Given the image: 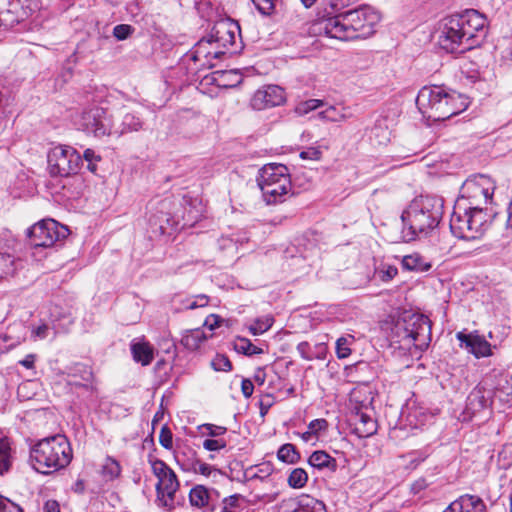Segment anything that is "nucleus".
Listing matches in <instances>:
<instances>
[{
    "mask_svg": "<svg viewBox=\"0 0 512 512\" xmlns=\"http://www.w3.org/2000/svg\"><path fill=\"white\" fill-rule=\"evenodd\" d=\"M380 20L381 16L377 10L369 5H362L323 19L319 29L326 36L342 41L367 38L374 34Z\"/></svg>",
    "mask_w": 512,
    "mask_h": 512,
    "instance_id": "nucleus-1",
    "label": "nucleus"
},
{
    "mask_svg": "<svg viewBox=\"0 0 512 512\" xmlns=\"http://www.w3.org/2000/svg\"><path fill=\"white\" fill-rule=\"evenodd\" d=\"M444 213V200L436 195L415 197L401 214L403 238L413 241L428 236L438 227Z\"/></svg>",
    "mask_w": 512,
    "mask_h": 512,
    "instance_id": "nucleus-2",
    "label": "nucleus"
},
{
    "mask_svg": "<svg viewBox=\"0 0 512 512\" xmlns=\"http://www.w3.org/2000/svg\"><path fill=\"white\" fill-rule=\"evenodd\" d=\"M416 105L423 117L445 121L468 108V98L442 86H424L416 97Z\"/></svg>",
    "mask_w": 512,
    "mask_h": 512,
    "instance_id": "nucleus-3",
    "label": "nucleus"
},
{
    "mask_svg": "<svg viewBox=\"0 0 512 512\" xmlns=\"http://www.w3.org/2000/svg\"><path fill=\"white\" fill-rule=\"evenodd\" d=\"M73 457L67 437L56 434L37 441L30 447L29 463L38 473L49 475L67 467Z\"/></svg>",
    "mask_w": 512,
    "mask_h": 512,
    "instance_id": "nucleus-4",
    "label": "nucleus"
},
{
    "mask_svg": "<svg viewBox=\"0 0 512 512\" xmlns=\"http://www.w3.org/2000/svg\"><path fill=\"white\" fill-rule=\"evenodd\" d=\"M256 180L267 204L282 203L292 192L290 173L283 164L264 165L259 170Z\"/></svg>",
    "mask_w": 512,
    "mask_h": 512,
    "instance_id": "nucleus-5",
    "label": "nucleus"
},
{
    "mask_svg": "<svg viewBox=\"0 0 512 512\" xmlns=\"http://www.w3.org/2000/svg\"><path fill=\"white\" fill-rule=\"evenodd\" d=\"M149 462L157 478L155 485L157 501L171 509L174 507L176 492L180 486L177 475L163 460L150 459Z\"/></svg>",
    "mask_w": 512,
    "mask_h": 512,
    "instance_id": "nucleus-6",
    "label": "nucleus"
},
{
    "mask_svg": "<svg viewBox=\"0 0 512 512\" xmlns=\"http://www.w3.org/2000/svg\"><path fill=\"white\" fill-rule=\"evenodd\" d=\"M47 163L51 177H69L80 170L82 157L73 147L59 145L49 150Z\"/></svg>",
    "mask_w": 512,
    "mask_h": 512,
    "instance_id": "nucleus-7",
    "label": "nucleus"
},
{
    "mask_svg": "<svg viewBox=\"0 0 512 512\" xmlns=\"http://www.w3.org/2000/svg\"><path fill=\"white\" fill-rule=\"evenodd\" d=\"M67 227L53 219H44L27 229V237L31 246L51 247L57 241L68 236Z\"/></svg>",
    "mask_w": 512,
    "mask_h": 512,
    "instance_id": "nucleus-8",
    "label": "nucleus"
},
{
    "mask_svg": "<svg viewBox=\"0 0 512 512\" xmlns=\"http://www.w3.org/2000/svg\"><path fill=\"white\" fill-rule=\"evenodd\" d=\"M208 35L218 49L224 50V55L236 53L241 48L240 27L230 18L217 21Z\"/></svg>",
    "mask_w": 512,
    "mask_h": 512,
    "instance_id": "nucleus-9",
    "label": "nucleus"
},
{
    "mask_svg": "<svg viewBox=\"0 0 512 512\" xmlns=\"http://www.w3.org/2000/svg\"><path fill=\"white\" fill-rule=\"evenodd\" d=\"M76 124L80 130L97 138L113 133L112 120L107 115V111L96 105L84 108Z\"/></svg>",
    "mask_w": 512,
    "mask_h": 512,
    "instance_id": "nucleus-10",
    "label": "nucleus"
},
{
    "mask_svg": "<svg viewBox=\"0 0 512 512\" xmlns=\"http://www.w3.org/2000/svg\"><path fill=\"white\" fill-rule=\"evenodd\" d=\"M438 43L440 48L448 53H463L470 50L457 15L444 19Z\"/></svg>",
    "mask_w": 512,
    "mask_h": 512,
    "instance_id": "nucleus-11",
    "label": "nucleus"
},
{
    "mask_svg": "<svg viewBox=\"0 0 512 512\" xmlns=\"http://www.w3.org/2000/svg\"><path fill=\"white\" fill-rule=\"evenodd\" d=\"M456 15L469 48L472 49L480 45V43L485 39L488 31V23L485 15L474 9H469Z\"/></svg>",
    "mask_w": 512,
    "mask_h": 512,
    "instance_id": "nucleus-12",
    "label": "nucleus"
},
{
    "mask_svg": "<svg viewBox=\"0 0 512 512\" xmlns=\"http://www.w3.org/2000/svg\"><path fill=\"white\" fill-rule=\"evenodd\" d=\"M494 183L490 177L486 175H477L470 179H467L461 189L462 203L467 199L469 201L468 206L476 205L477 203L481 206L482 203L487 204L492 199L494 193Z\"/></svg>",
    "mask_w": 512,
    "mask_h": 512,
    "instance_id": "nucleus-13",
    "label": "nucleus"
},
{
    "mask_svg": "<svg viewBox=\"0 0 512 512\" xmlns=\"http://www.w3.org/2000/svg\"><path fill=\"white\" fill-rule=\"evenodd\" d=\"M403 316L407 329L411 330V336H414L411 338L412 344L420 350L427 348L431 337V325L428 317L410 312H404Z\"/></svg>",
    "mask_w": 512,
    "mask_h": 512,
    "instance_id": "nucleus-14",
    "label": "nucleus"
},
{
    "mask_svg": "<svg viewBox=\"0 0 512 512\" xmlns=\"http://www.w3.org/2000/svg\"><path fill=\"white\" fill-rule=\"evenodd\" d=\"M223 55L224 50L218 49L209 35L200 39L189 54L190 59L199 64V69L214 67V60L220 59Z\"/></svg>",
    "mask_w": 512,
    "mask_h": 512,
    "instance_id": "nucleus-15",
    "label": "nucleus"
},
{
    "mask_svg": "<svg viewBox=\"0 0 512 512\" xmlns=\"http://www.w3.org/2000/svg\"><path fill=\"white\" fill-rule=\"evenodd\" d=\"M450 230L452 234L463 240H474L473 228L469 217V209L462 201H457L450 218Z\"/></svg>",
    "mask_w": 512,
    "mask_h": 512,
    "instance_id": "nucleus-16",
    "label": "nucleus"
},
{
    "mask_svg": "<svg viewBox=\"0 0 512 512\" xmlns=\"http://www.w3.org/2000/svg\"><path fill=\"white\" fill-rule=\"evenodd\" d=\"M286 100L285 91L278 85H267L258 89L252 99L251 106L256 110L280 106Z\"/></svg>",
    "mask_w": 512,
    "mask_h": 512,
    "instance_id": "nucleus-17",
    "label": "nucleus"
},
{
    "mask_svg": "<svg viewBox=\"0 0 512 512\" xmlns=\"http://www.w3.org/2000/svg\"><path fill=\"white\" fill-rule=\"evenodd\" d=\"M491 402L485 396V389L476 386L466 399V406L462 413L463 421H471L481 414H489Z\"/></svg>",
    "mask_w": 512,
    "mask_h": 512,
    "instance_id": "nucleus-18",
    "label": "nucleus"
},
{
    "mask_svg": "<svg viewBox=\"0 0 512 512\" xmlns=\"http://www.w3.org/2000/svg\"><path fill=\"white\" fill-rule=\"evenodd\" d=\"M456 337L461 345H464L468 352L476 358L488 357L492 354L491 344L483 336L458 332Z\"/></svg>",
    "mask_w": 512,
    "mask_h": 512,
    "instance_id": "nucleus-19",
    "label": "nucleus"
},
{
    "mask_svg": "<svg viewBox=\"0 0 512 512\" xmlns=\"http://www.w3.org/2000/svg\"><path fill=\"white\" fill-rule=\"evenodd\" d=\"M443 512H487V508L478 495L464 494L451 502Z\"/></svg>",
    "mask_w": 512,
    "mask_h": 512,
    "instance_id": "nucleus-20",
    "label": "nucleus"
},
{
    "mask_svg": "<svg viewBox=\"0 0 512 512\" xmlns=\"http://www.w3.org/2000/svg\"><path fill=\"white\" fill-rule=\"evenodd\" d=\"M215 498H219V493L215 489H207L203 485H196L189 492V501L193 507L205 508L207 512H210L211 504H213Z\"/></svg>",
    "mask_w": 512,
    "mask_h": 512,
    "instance_id": "nucleus-21",
    "label": "nucleus"
},
{
    "mask_svg": "<svg viewBox=\"0 0 512 512\" xmlns=\"http://www.w3.org/2000/svg\"><path fill=\"white\" fill-rule=\"evenodd\" d=\"M469 217L473 228V238L479 239L488 227V215L484 209L477 203L473 206H467Z\"/></svg>",
    "mask_w": 512,
    "mask_h": 512,
    "instance_id": "nucleus-22",
    "label": "nucleus"
},
{
    "mask_svg": "<svg viewBox=\"0 0 512 512\" xmlns=\"http://www.w3.org/2000/svg\"><path fill=\"white\" fill-rule=\"evenodd\" d=\"M354 433L359 438H367L377 432V421L364 412H357L354 417Z\"/></svg>",
    "mask_w": 512,
    "mask_h": 512,
    "instance_id": "nucleus-23",
    "label": "nucleus"
},
{
    "mask_svg": "<svg viewBox=\"0 0 512 512\" xmlns=\"http://www.w3.org/2000/svg\"><path fill=\"white\" fill-rule=\"evenodd\" d=\"M411 330L407 329L406 322L403 314L400 315L391 326L390 339L392 342L402 344L404 346H410L412 344Z\"/></svg>",
    "mask_w": 512,
    "mask_h": 512,
    "instance_id": "nucleus-24",
    "label": "nucleus"
},
{
    "mask_svg": "<svg viewBox=\"0 0 512 512\" xmlns=\"http://www.w3.org/2000/svg\"><path fill=\"white\" fill-rule=\"evenodd\" d=\"M72 373L69 374L67 384L75 387L87 388L92 381L93 374L89 367L83 364H76L72 369Z\"/></svg>",
    "mask_w": 512,
    "mask_h": 512,
    "instance_id": "nucleus-25",
    "label": "nucleus"
},
{
    "mask_svg": "<svg viewBox=\"0 0 512 512\" xmlns=\"http://www.w3.org/2000/svg\"><path fill=\"white\" fill-rule=\"evenodd\" d=\"M244 497L240 494H233L224 497L219 501V498H215L213 504H211L210 512H241L240 500Z\"/></svg>",
    "mask_w": 512,
    "mask_h": 512,
    "instance_id": "nucleus-26",
    "label": "nucleus"
},
{
    "mask_svg": "<svg viewBox=\"0 0 512 512\" xmlns=\"http://www.w3.org/2000/svg\"><path fill=\"white\" fill-rule=\"evenodd\" d=\"M308 463L310 464V466L318 470L327 468L330 471H335L337 469L336 460L333 457H331L328 453L322 450L314 451L310 455Z\"/></svg>",
    "mask_w": 512,
    "mask_h": 512,
    "instance_id": "nucleus-27",
    "label": "nucleus"
},
{
    "mask_svg": "<svg viewBox=\"0 0 512 512\" xmlns=\"http://www.w3.org/2000/svg\"><path fill=\"white\" fill-rule=\"evenodd\" d=\"M296 348L301 358L306 361H312L313 359L323 360L326 357V346L324 343L314 345V348L318 349V353H314L312 346L307 341L298 343Z\"/></svg>",
    "mask_w": 512,
    "mask_h": 512,
    "instance_id": "nucleus-28",
    "label": "nucleus"
},
{
    "mask_svg": "<svg viewBox=\"0 0 512 512\" xmlns=\"http://www.w3.org/2000/svg\"><path fill=\"white\" fill-rule=\"evenodd\" d=\"M402 267L407 271L426 272L430 270L431 263L425 261L418 253H414L403 257Z\"/></svg>",
    "mask_w": 512,
    "mask_h": 512,
    "instance_id": "nucleus-29",
    "label": "nucleus"
},
{
    "mask_svg": "<svg viewBox=\"0 0 512 512\" xmlns=\"http://www.w3.org/2000/svg\"><path fill=\"white\" fill-rule=\"evenodd\" d=\"M131 352L133 359L144 366L149 365L154 358L152 347L145 342L133 343L131 345Z\"/></svg>",
    "mask_w": 512,
    "mask_h": 512,
    "instance_id": "nucleus-30",
    "label": "nucleus"
},
{
    "mask_svg": "<svg viewBox=\"0 0 512 512\" xmlns=\"http://www.w3.org/2000/svg\"><path fill=\"white\" fill-rule=\"evenodd\" d=\"M318 116L320 119L329 122H343L351 117V114L346 107L329 106L325 110L319 112Z\"/></svg>",
    "mask_w": 512,
    "mask_h": 512,
    "instance_id": "nucleus-31",
    "label": "nucleus"
},
{
    "mask_svg": "<svg viewBox=\"0 0 512 512\" xmlns=\"http://www.w3.org/2000/svg\"><path fill=\"white\" fill-rule=\"evenodd\" d=\"M143 127L142 119L134 113H127L123 116L120 129H116L113 133L122 135L130 132H138Z\"/></svg>",
    "mask_w": 512,
    "mask_h": 512,
    "instance_id": "nucleus-32",
    "label": "nucleus"
},
{
    "mask_svg": "<svg viewBox=\"0 0 512 512\" xmlns=\"http://www.w3.org/2000/svg\"><path fill=\"white\" fill-rule=\"evenodd\" d=\"M175 459L183 471H197V464H199V459L197 457V453L194 450L188 449L187 452H178L175 455Z\"/></svg>",
    "mask_w": 512,
    "mask_h": 512,
    "instance_id": "nucleus-33",
    "label": "nucleus"
},
{
    "mask_svg": "<svg viewBox=\"0 0 512 512\" xmlns=\"http://www.w3.org/2000/svg\"><path fill=\"white\" fill-rule=\"evenodd\" d=\"M12 466L11 442L7 437L0 438V476L7 473Z\"/></svg>",
    "mask_w": 512,
    "mask_h": 512,
    "instance_id": "nucleus-34",
    "label": "nucleus"
},
{
    "mask_svg": "<svg viewBox=\"0 0 512 512\" xmlns=\"http://www.w3.org/2000/svg\"><path fill=\"white\" fill-rule=\"evenodd\" d=\"M207 339V336L201 329H192L187 331L182 339V345L188 350L194 351Z\"/></svg>",
    "mask_w": 512,
    "mask_h": 512,
    "instance_id": "nucleus-35",
    "label": "nucleus"
},
{
    "mask_svg": "<svg viewBox=\"0 0 512 512\" xmlns=\"http://www.w3.org/2000/svg\"><path fill=\"white\" fill-rule=\"evenodd\" d=\"M121 473V466L119 462L112 458L106 457L101 466V475L106 481H112L116 479Z\"/></svg>",
    "mask_w": 512,
    "mask_h": 512,
    "instance_id": "nucleus-36",
    "label": "nucleus"
},
{
    "mask_svg": "<svg viewBox=\"0 0 512 512\" xmlns=\"http://www.w3.org/2000/svg\"><path fill=\"white\" fill-rule=\"evenodd\" d=\"M277 458L287 464H295L300 459V453L291 443L283 444L277 451Z\"/></svg>",
    "mask_w": 512,
    "mask_h": 512,
    "instance_id": "nucleus-37",
    "label": "nucleus"
},
{
    "mask_svg": "<svg viewBox=\"0 0 512 512\" xmlns=\"http://www.w3.org/2000/svg\"><path fill=\"white\" fill-rule=\"evenodd\" d=\"M233 348L237 353H241L246 356H253L263 353L262 348L255 346L249 339L243 337L236 338L233 344Z\"/></svg>",
    "mask_w": 512,
    "mask_h": 512,
    "instance_id": "nucleus-38",
    "label": "nucleus"
},
{
    "mask_svg": "<svg viewBox=\"0 0 512 512\" xmlns=\"http://www.w3.org/2000/svg\"><path fill=\"white\" fill-rule=\"evenodd\" d=\"M274 323V318L270 315L259 317L248 327L249 332L256 336L265 333L271 328Z\"/></svg>",
    "mask_w": 512,
    "mask_h": 512,
    "instance_id": "nucleus-39",
    "label": "nucleus"
},
{
    "mask_svg": "<svg viewBox=\"0 0 512 512\" xmlns=\"http://www.w3.org/2000/svg\"><path fill=\"white\" fill-rule=\"evenodd\" d=\"M288 485L294 489L303 488L308 481V474L302 468H295L288 476Z\"/></svg>",
    "mask_w": 512,
    "mask_h": 512,
    "instance_id": "nucleus-40",
    "label": "nucleus"
},
{
    "mask_svg": "<svg viewBox=\"0 0 512 512\" xmlns=\"http://www.w3.org/2000/svg\"><path fill=\"white\" fill-rule=\"evenodd\" d=\"M15 269L14 257L7 252L0 251V278L12 275Z\"/></svg>",
    "mask_w": 512,
    "mask_h": 512,
    "instance_id": "nucleus-41",
    "label": "nucleus"
},
{
    "mask_svg": "<svg viewBox=\"0 0 512 512\" xmlns=\"http://www.w3.org/2000/svg\"><path fill=\"white\" fill-rule=\"evenodd\" d=\"M496 393L506 401L512 399V375L500 377L496 386Z\"/></svg>",
    "mask_w": 512,
    "mask_h": 512,
    "instance_id": "nucleus-42",
    "label": "nucleus"
},
{
    "mask_svg": "<svg viewBox=\"0 0 512 512\" xmlns=\"http://www.w3.org/2000/svg\"><path fill=\"white\" fill-rule=\"evenodd\" d=\"M300 512H327L325 504L310 496L302 497Z\"/></svg>",
    "mask_w": 512,
    "mask_h": 512,
    "instance_id": "nucleus-43",
    "label": "nucleus"
},
{
    "mask_svg": "<svg viewBox=\"0 0 512 512\" xmlns=\"http://www.w3.org/2000/svg\"><path fill=\"white\" fill-rule=\"evenodd\" d=\"M353 341L352 336L348 337H340L336 341V355L339 359H345L351 354V349L349 348L350 343Z\"/></svg>",
    "mask_w": 512,
    "mask_h": 512,
    "instance_id": "nucleus-44",
    "label": "nucleus"
},
{
    "mask_svg": "<svg viewBox=\"0 0 512 512\" xmlns=\"http://www.w3.org/2000/svg\"><path fill=\"white\" fill-rule=\"evenodd\" d=\"M211 366L215 371L229 372L232 370L231 361L224 354H217L212 359Z\"/></svg>",
    "mask_w": 512,
    "mask_h": 512,
    "instance_id": "nucleus-45",
    "label": "nucleus"
},
{
    "mask_svg": "<svg viewBox=\"0 0 512 512\" xmlns=\"http://www.w3.org/2000/svg\"><path fill=\"white\" fill-rule=\"evenodd\" d=\"M83 160L87 162V169L92 173H96L97 163L101 160V156L93 149L88 148L83 153L82 161Z\"/></svg>",
    "mask_w": 512,
    "mask_h": 512,
    "instance_id": "nucleus-46",
    "label": "nucleus"
},
{
    "mask_svg": "<svg viewBox=\"0 0 512 512\" xmlns=\"http://www.w3.org/2000/svg\"><path fill=\"white\" fill-rule=\"evenodd\" d=\"M302 498L299 500L290 498L282 500L278 505V512H300Z\"/></svg>",
    "mask_w": 512,
    "mask_h": 512,
    "instance_id": "nucleus-47",
    "label": "nucleus"
},
{
    "mask_svg": "<svg viewBox=\"0 0 512 512\" xmlns=\"http://www.w3.org/2000/svg\"><path fill=\"white\" fill-rule=\"evenodd\" d=\"M356 0H329L330 11H327V17L338 15L341 11L354 4Z\"/></svg>",
    "mask_w": 512,
    "mask_h": 512,
    "instance_id": "nucleus-48",
    "label": "nucleus"
},
{
    "mask_svg": "<svg viewBox=\"0 0 512 512\" xmlns=\"http://www.w3.org/2000/svg\"><path fill=\"white\" fill-rule=\"evenodd\" d=\"M398 274V269L394 265L384 264L377 269V275L383 282L391 281Z\"/></svg>",
    "mask_w": 512,
    "mask_h": 512,
    "instance_id": "nucleus-49",
    "label": "nucleus"
},
{
    "mask_svg": "<svg viewBox=\"0 0 512 512\" xmlns=\"http://www.w3.org/2000/svg\"><path fill=\"white\" fill-rule=\"evenodd\" d=\"M133 32L134 28L128 24H118L113 28V36L119 41L126 40Z\"/></svg>",
    "mask_w": 512,
    "mask_h": 512,
    "instance_id": "nucleus-50",
    "label": "nucleus"
},
{
    "mask_svg": "<svg viewBox=\"0 0 512 512\" xmlns=\"http://www.w3.org/2000/svg\"><path fill=\"white\" fill-rule=\"evenodd\" d=\"M323 101L319 99H309L304 102H301L297 106V112L300 114H307L310 111L316 110L317 108L323 106Z\"/></svg>",
    "mask_w": 512,
    "mask_h": 512,
    "instance_id": "nucleus-51",
    "label": "nucleus"
},
{
    "mask_svg": "<svg viewBox=\"0 0 512 512\" xmlns=\"http://www.w3.org/2000/svg\"><path fill=\"white\" fill-rule=\"evenodd\" d=\"M257 10L263 15H270L275 8L276 0H251Z\"/></svg>",
    "mask_w": 512,
    "mask_h": 512,
    "instance_id": "nucleus-52",
    "label": "nucleus"
},
{
    "mask_svg": "<svg viewBox=\"0 0 512 512\" xmlns=\"http://www.w3.org/2000/svg\"><path fill=\"white\" fill-rule=\"evenodd\" d=\"M372 136L378 138V144H386L390 140V132L387 128H382L379 123H376L371 132Z\"/></svg>",
    "mask_w": 512,
    "mask_h": 512,
    "instance_id": "nucleus-53",
    "label": "nucleus"
},
{
    "mask_svg": "<svg viewBox=\"0 0 512 512\" xmlns=\"http://www.w3.org/2000/svg\"><path fill=\"white\" fill-rule=\"evenodd\" d=\"M159 442L162 447L165 449H171L173 446V435L171 430L167 425H164L161 428L160 434H159Z\"/></svg>",
    "mask_w": 512,
    "mask_h": 512,
    "instance_id": "nucleus-54",
    "label": "nucleus"
},
{
    "mask_svg": "<svg viewBox=\"0 0 512 512\" xmlns=\"http://www.w3.org/2000/svg\"><path fill=\"white\" fill-rule=\"evenodd\" d=\"M227 446V441L223 438L205 439L203 441V448L207 451H220Z\"/></svg>",
    "mask_w": 512,
    "mask_h": 512,
    "instance_id": "nucleus-55",
    "label": "nucleus"
},
{
    "mask_svg": "<svg viewBox=\"0 0 512 512\" xmlns=\"http://www.w3.org/2000/svg\"><path fill=\"white\" fill-rule=\"evenodd\" d=\"M205 431L202 432L203 435H207L210 437H219L224 435L227 432V428L224 426H218L214 424H204L201 426Z\"/></svg>",
    "mask_w": 512,
    "mask_h": 512,
    "instance_id": "nucleus-56",
    "label": "nucleus"
},
{
    "mask_svg": "<svg viewBox=\"0 0 512 512\" xmlns=\"http://www.w3.org/2000/svg\"><path fill=\"white\" fill-rule=\"evenodd\" d=\"M0 512H23V510L19 505L0 496Z\"/></svg>",
    "mask_w": 512,
    "mask_h": 512,
    "instance_id": "nucleus-57",
    "label": "nucleus"
},
{
    "mask_svg": "<svg viewBox=\"0 0 512 512\" xmlns=\"http://www.w3.org/2000/svg\"><path fill=\"white\" fill-rule=\"evenodd\" d=\"M322 152L318 147H309L300 152V157L305 160H319Z\"/></svg>",
    "mask_w": 512,
    "mask_h": 512,
    "instance_id": "nucleus-58",
    "label": "nucleus"
},
{
    "mask_svg": "<svg viewBox=\"0 0 512 512\" xmlns=\"http://www.w3.org/2000/svg\"><path fill=\"white\" fill-rule=\"evenodd\" d=\"M326 427H327V421L325 419L312 420L308 425V429L314 435H316L319 431L326 429Z\"/></svg>",
    "mask_w": 512,
    "mask_h": 512,
    "instance_id": "nucleus-59",
    "label": "nucleus"
},
{
    "mask_svg": "<svg viewBox=\"0 0 512 512\" xmlns=\"http://www.w3.org/2000/svg\"><path fill=\"white\" fill-rule=\"evenodd\" d=\"M241 391L245 398H250L254 392L253 382L248 378H244L241 382Z\"/></svg>",
    "mask_w": 512,
    "mask_h": 512,
    "instance_id": "nucleus-60",
    "label": "nucleus"
},
{
    "mask_svg": "<svg viewBox=\"0 0 512 512\" xmlns=\"http://www.w3.org/2000/svg\"><path fill=\"white\" fill-rule=\"evenodd\" d=\"M35 360L36 355L35 354H27L22 360H20L18 363L25 367L26 369H34L35 367Z\"/></svg>",
    "mask_w": 512,
    "mask_h": 512,
    "instance_id": "nucleus-61",
    "label": "nucleus"
},
{
    "mask_svg": "<svg viewBox=\"0 0 512 512\" xmlns=\"http://www.w3.org/2000/svg\"><path fill=\"white\" fill-rule=\"evenodd\" d=\"M253 380L258 385H263L265 383V380H266L265 368H263V367L257 368L255 373H254Z\"/></svg>",
    "mask_w": 512,
    "mask_h": 512,
    "instance_id": "nucleus-62",
    "label": "nucleus"
},
{
    "mask_svg": "<svg viewBox=\"0 0 512 512\" xmlns=\"http://www.w3.org/2000/svg\"><path fill=\"white\" fill-rule=\"evenodd\" d=\"M48 326L46 324H42L38 327H36L34 330H33V335L36 337V338H39V339H44L47 337L48 335Z\"/></svg>",
    "mask_w": 512,
    "mask_h": 512,
    "instance_id": "nucleus-63",
    "label": "nucleus"
},
{
    "mask_svg": "<svg viewBox=\"0 0 512 512\" xmlns=\"http://www.w3.org/2000/svg\"><path fill=\"white\" fill-rule=\"evenodd\" d=\"M43 512H60V507L57 501L48 500L43 506Z\"/></svg>",
    "mask_w": 512,
    "mask_h": 512,
    "instance_id": "nucleus-64",
    "label": "nucleus"
}]
</instances>
